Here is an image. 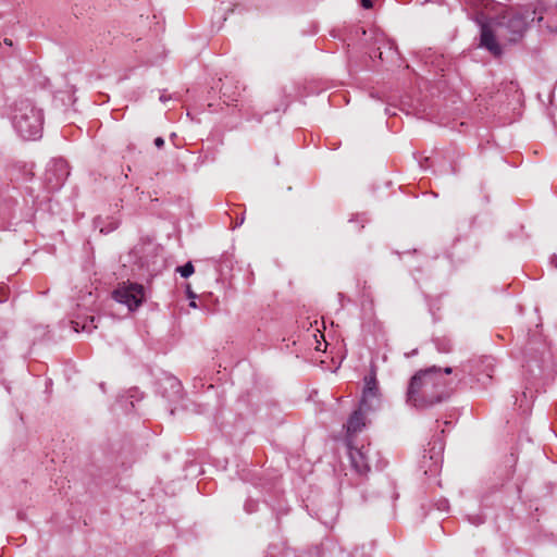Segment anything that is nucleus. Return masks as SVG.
<instances>
[{
	"label": "nucleus",
	"mask_w": 557,
	"mask_h": 557,
	"mask_svg": "<svg viewBox=\"0 0 557 557\" xmlns=\"http://www.w3.org/2000/svg\"><path fill=\"white\" fill-rule=\"evenodd\" d=\"M187 294H188V297H190V298H195L194 293H193L189 288H188V290H187Z\"/></svg>",
	"instance_id": "412c9836"
},
{
	"label": "nucleus",
	"mask_w": 557,
	"mask_h": 557,
	"mask_svg": "<svg viewBox=\"0 0 557 557\" xmlns=\"http://www.w3.org/2000/svg\"><path fill=\"white\" fill-rule=\"evenodd\" d=\"M73 323L75 324L74 330L77 332L78 331L77 326L79 325V323L78 322H73Z\"/></svg>",
	"instance_id": "5701e85b"
},
{
	"label": "nucleus",
	"mask_w": 557,
	"mask_h": 557,
	"mask_svg": "<svg viewBox=\"0 0 557 557\" xmlns=\"http://www.w3.org/2000/svg\"><path fill=\"white\" fill-rule=\"evenodd\" d=\"M160 100L164 102V101L166 100V97L161 96V97H160Z\"/></svg>",
	"instance_id": "b1692460"
},
{
	"label": "nucleus",
	"mask_w": 557,
	"mask_h": 557,
	"mask_svg": "<svg viewBox=\"0 0 557 557\" xmlns=\"http://www.w3.org/2000/svg\"><path fill=\"white\" fill-rule=\"evenodd\" d=\"M362 408L354 411L347 420L346 430L349 436L359 433L366 425Z\"/></svg>",
	"instance_id": "9b49d317"
},
{
	"label": "nucleus",
	"mask_w": 557,
	"mask_h": 557,
	"mask_svg": "<svg viewBox=\"0 0 557 557\" xmlns=\"http://www.w3.org/2000/svg\"><path fill=\"white\" fill-rule=\"evenodd\" d=\"M12 124L22 138L36 140L42 134L44 112L28 99L18 100L14 104Z\"/></svg>",
	"instance_id": "f03ea898"
},
{
	"label": "nucleus",
	"mask_w": 557,
	"mask_h": 557,
	"mask_svg": "<svg viewBox=\"0 0 557 557\" xmlns=\"http://www.w3.org/2000/svg\"><path fill=\"white\" fill-rule=\"evenodd\" d=\"M112 296L117 302L134 311L145 301V288L138 283H123L113 292Z\"/></svg>",
	"instance_id": "20e7f679"
},
{
	"label": "nucleus",
	"mask_w": 557,
	"mask_h": 557,
	"mask_svg": "<svg viewBox=\"0 0 557 557\" xmlns=\"http://www.w3.org/2000/svg\"><path fill=\"white\" fill-rule=\"evenodd\" d=\"M189 306H190V307H193V308H196V307H197V305H196L195 300H191V301H190V304H189Z\"/></svg>",
	"instance_id": "4be33fe9"
},
{
	"label": "nucleus",
	"mask_w": 557,
	"mask_h": 557,
	"mask_svg": "<svg viewBox=\"0 0 557 557\" xmlns=\"http://www.w3.org/2000/svg\"><path fill=\"white\" fill-rule=\"evenodd\" d=\"M116 228V224L114 225H111L110 227L108 228H101V233H110L111 231L115 230Z\"/></svg>",
	"instance_id": "6ab92c4d"
},
{
	"label": "nucleus",
	"mask_w": 557,
	"mask_h": 557,
	"mask_svg": "<svg viewBox=\"0 0 557 557\" xmlns=\"http://www.w3.org/2000/svg\"><path fill=\"white\" fill-rule=\"evenodd\" d=\"M481 46L488 50L493 55L499 57L503 51L499 44L496 40L495 34L487 26H483L481 29Z\"/></svg>",
	"instance_id": "9d476101"
},
{
	"label": "nucleus",
	"mask_w": 557,
	"mask_h": 557,
	"mask_svg": "<svg viewBox=\"0 0 557 557\" xmlns=\"http://www.w3.org/2000/svg\"><path fill=\"white\" fill-rule=\"evenodd\" d=\"M434 343H435L436 349L440 352L447 354V352L451 351L453 346H451V343L449 339L437 338L434 341Z\"/></svg>",
	"instance_id": "ddd939ff"
},
{
	"label": "nucleus",
	"mask_w": 557,
	"mask_h": 557,
	"mask_svg": "<svg viewBox=\"0 0 557 557\" xmlns=\"http://www.w3.org/2000/svg\"><path fill=\"white\" fill-rule=\"evenodd\" d=\"M370 450L371 448L369 446L350 449L349 456L351 460V466L356 470V472L361 475L367 474L371 470L369 461Z\"/></svg>",
	"instance_id": "1a4fd4ad"
},
{
	"label": "nucleus",
	"mask_w": 557,
	"mask_h": 557,
	"mask_svg": "<svg viewBox=\"0 0 557 557\" xmlns=\"http://www.w3.org/2000/svg\"><path fill=\"white\" fill-rule=\"evenodd\" d=\"M542 12H543L542 7L534 9L533 16L531 17V21L537 20L539 22H541L543 20Z\"/></svg>",
	"instance_id": "dca6fc26"
},
{
	"label": "nucleus",
	"mask_w": 557,
	"mask_h": 557,
	"mask_svg": "<svg viewBox=\"0 0 557 557\" xmlns=\"http://www.w3.org/2000/svg\"><path fill=\"white\" fill-rule=\"evenodd\" d=\"M70 175L69 164L63 159L52 160L46 170L45 182L49 190L60 189Z\"/></svg>",
	"instance_id": "0eeeda50"
},
{
	"label": "nucleus",
	"mask_w": 557,
	"mask_h": 557,
	"mask_svg": "<svg viewBox=\"0 0 557 557\" xmlns=\"http://www.w3.org/2000/svg\"><path fill=\"white\" fill-rule=\"evenodd\" d=\"M176 270L182 277H189L195 272V268L190 261L186 262L182 267H178Z\"/></svg>",
	"instance_id": "4468645a"
},
{
	"label": "nucleus",
	"mask_w": 557,
	"mask_h": 557,
	"mask_svg": "<svg viewBox=\"0 0 557 557\" xmlns=\"http://www.w3.org/2000/svg\"><path fill=\"white\" fill-rule=\"evenodd\" d=\"M453 369L436 366L419 370L410 379L406 393V403L420 410L429 409L444 401L449 396V382L444 374H450Z\"/></svg>",
	"instance_id": "f257e3e1"
},
{
	"label": "nucleus",
	"mask_w": 557,
	"mask_h": 557,
	"mask_svg": "<svg viewBox=\"0 0 557 557\" xmlns=\"http://www.w3.org/2000/svg\"><path fill=\"white\" fill-rule=\"evenodd\" d=\"M95 317H89L88 321L82 324V330L86 332H91L94 329L97 327V325L95 324Z\"/></svg>",
	"instance_id": "2eb2a0df"
},
{
	"label": "nucleus",
	"mask_w": 557,
	"mask_h": 557,
	"mask_svg": "<svg viewBox=\"0 0 557 557\" xmlns=\"http://www.w3.org/2000/svg\"><path fill=\"white\" fill-rule=\"evenodd\" d=\"M221 92L222 96L225 98V102H233L237 100V97L239 96L236 91H231V86L227 82L223 83L221 86Z\"/></svg>",
	"instance_id": "f8f14e48"
},
{
	"label": "nucleus",
	"mask_w": 557,
	"mask_h": 557,
	"mask_svg": "<svg viewBox=\"0 0 557 557\" xmlns=\"http://www.w3.org/2000/svg\"><path fill=\"white\" fill-rule=\"evenodd\" d=\"M361 5L364 9H370V8H372V1L371 0H361Z\"/></svg>",
	"instance_id": "a211bd4d"
},
{
	"label": "nucleus",
	"mask_w": 557,
	"mask_h": 557,
	"mask_svg": "<svg viewBox=\"0 0 557 557\" xmlns=\"http://www.w3.org/2000/svg\"><path fill=\"white\" fill-rule=\"evenodd\" d=\"M528 27V21L524 15L518 12H508L502 16L497 23V35L508 42L519 41Z\"/></svg>",
	"instance_id": "7ed1b4c3"
},
{
	"label": "nucleus",
	"mask_w": 557,
	"mask_h": 557,
	"mask_svg": "<svg viewBox=\"0 0 557 557\" xmlns=\"http://www.w3.org/2000/svg\"><path fill=\"white\" fill-rule=\"evenodd\" d=\"M444 443L436 438L428 444L420 461V468L426 475H435L443 463Z\"/></svg>",
	"instance_id": "423d86ee"
},
{
	"label": "nucleus",
	"mask_w": 557,
	"mask_h": 557,
	"mask_svg": "<svg viewBox=\"0 0 557 557\" xmlns=\"http://www.w3.org/2000/svg\"><path fill=\"white\" fill-rule=\"evenodd\" d=\"M380 389L375 372L364 377V387L362 391V397L360 400V408L364 411L375 409L380 405Z\"/></svg>",
	"instance_id": "6e6552de"
},
{
	"label": "nucleus",
	"mask_w": 557,
	"mask_h": 557,
	"mask_svg": "<svg viewBox=\"0 0 557 557\" xmlns=\"http://www.w3.org/2000/svg\"><path fill=\"white\" fill-rule=\"evenodd\" d=\"M174 384H175V385H178V382L174 380V381H173L172 386H173Z\"/></svg>",
	"instance_id": "393cba45"
},
{
	"label": "nucleus",
	"mask_w": 557,
	"mask_h": 557,
	"mask_svg": "<svg viewBox=\"0 0 557 557\" xmlns=\"http://www.w3.org/2000/svg\"><path fill=\"white\" fill-rule=\"evenodd\" d=\"M494 358L491 356H480L468 360L462 364V371L473 376L478 382L485 384L490 381L494 372Z\"/></svg>",
	"instance_id": "39448f33"
},
{
	"label": "nucleus",
	"mask_w": 557,
	"mask_h": 557,
	"mask_svg": "<svg viewBox=\"0 0 557 557\" xmlns=\"http://www.w3.org/2000/svg\"><path fill=\"white\" fill-rule=\"evenodd\" d=\"M153 143H154V146H156L157 148H159V149H160V148H162V147L164 146V139H163L162 137H157V138H154V141H153Z\"/></svg>",
	"instance_id": "f3484780"
},
{
	"label": "nucleus",
	"mask_w": 557,
	"mask_h": 557,
	"mask_svg": "<svg viewBox=\"0 0 557 557\" xmlns=\"http://www.w3.org/2000/svg\"><path fill=\"white\" fill-rule=\"evenodd\" d=\"M4 44H5L7 46H10V47H11V46H13L12 40H11V39H9V38H5V39H4Z\"/></svg>",
	"instance_id": "aec40b11"
},
{
	"label": "nucleus",
	"mask_w": 557,
	"mask_h": 557,
	"mask_svg": "<svg viewBox=\"0 0 557 557\" xmlns=\"http://www.w3.org/2000/svg\"><path fill=\"white\" fill-rule=\"evenodd\" d=\"M555 32H557V27H556Z\"/></svg>",
	"instance_id": "a878e982"
}]
</instances>
